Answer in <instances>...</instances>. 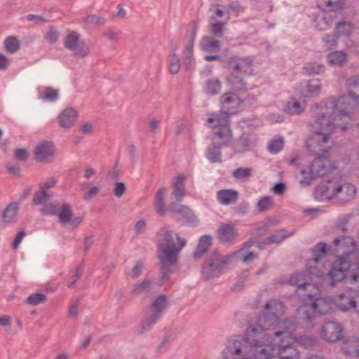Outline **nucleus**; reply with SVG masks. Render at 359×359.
Here are the masks:
<instances>
[{"mask_svg":"<svg viewBox=\"0 0 359 359\" xmlns=\"http://www.w3.org/2000/svg\"><path fill=\"white\" fill-rule=\"evenodd\" d=\"M353 31V27L349 22L341 21L338 22L334 29L336 37L349 36Z\"/></svg>","mask_w":359,"mask_h":359,"instance_id":"obj_35","label":"nucleus"},{"mask_svg":"<svg viewBox=\"0 0 359 359\" xmlns=\"http://www.w3.org/2000/svg\"><path fill=\"white\" fill-rule=\"evenodd\" d=\"M28 152L25 149H18L14 152L15 160L19 161H26L28 159Z\"/></svg>","mask_w":359,"mask_h":359,"instance_id":"obj_60","label":"nucleus"},{"mask_svg":"<svg viewBox=\"0 0 359 359\" xmlns=\"http://www.w3.org/2000/svg\"><path fill=\"white\" fill-rule=\"evenodd\" d=\"M273 204V199L270 196H264L261 198L257 204L259 211H265L268 210Z\"/></svg>","mask_w":359,"mask_h":359,"instance_id":"obj_54","label":"nucleus"},{"mask_svg":"<svg viewBox=\"0 0 359 359\" xmlns=\"http://www.w3.org/2000/svg\"><path fill=\"white\" fill-rule=\"evenodd\" d=\"M222 88V83L217 77H212L207 79L203 85L204 93L209 95H216L220 93Z\"/></svg>","mask_w":359,"mask_h":359,"instance_id":"obj_26","label":"nucleus"},{"mask_svg":"<svg viewBox=\"0 0 359 359\" xmlns=\"http://www.w3.org/2000/svg\"><path fill=\"white\" fill-rule=\"evenodd\" d=\"M4 46L7 52L15 53L20 48V41L16 37L9 36L5 40Z\"/></svg>","mask_w":359,"mask_h":359,"instance_id":"obj_46","label":"nucleus"},{"mask_svg":"<svg viewBox=\"0 0 359 359\" xmlns=\"http://www.w3.org/2000/svg\"><path fill=\"white\" fill-rule=\"evenodd\" d=\"M291 285H297L298 290L307 288L309 291L315 288V285L307 282L306 276L303 273H296L290 279Z\"/></svg>","mask_w":359,"mask_h":359,"instance_id":"obj_32","label":"nucleus"},{"mask_svg":"<svg viewBox=\"0 0 359 359\" xmlns=\"http://www.w3.org/2000/svg\"><path fill=\"white\" fill-rule=\"evenodd\" d=\"M347 60L346 54L343 51L335 50L327 55V62L332 67H341Z\"/></svg>","mask_w":359,"mask_h":359,"instance_id":"obj_30","label":"nucleus"},{"mask_svg":"<svg viewBox=\"0 0 359 359\" xmlns=\"http://www.w3.org/2000/svg\"><path fill=\"white\" fill-rule=\"evenodd\" d=\"M305 74L308 75L320 74L324 72L325 66L317 62L307 63L303 68Z\"/></svg>","mask_w":359,"mask_h":359,"instance_id":"obj_41","label":"nucleus"},{"mask_svg":"<svg viewBox=\"0 0 359 359\" xmlns=\"http://www.w3.org/2000/svg\"><path fill=\"white\" fill-rule=\"evenodd\" d=\"M335 250L341 252L332 264L330 278L332 281L346 279L350 283H359V249H355V242L351 237L341 236L333 241Z\"/></svg>","mask_w":359,"mask_h":359,"instance_id":"obj_3","label":"nucleus"},{"mask_svg":"<svg viewBox=\"0 0 359 359\" xmlns=\"http://www.w3.org/2000/svg\"><path fill=\"white\" fill-rule=\"evenodd\" d=\"M306 107V102L304 98H300L295 94L286 102L283 111L290 115H299L303 113Z\"/></svg>","mask_w":359,"mask_h":359,"instance_id":"obj_19","label":"nucleus"},{"mask_svg":"<svg viewBox=\"0 0 359 359\" xmlns=\"http://www.w3.org/2000/svg\"><path fill=\"white\" fill-rule=\"evenodd\" d=\"M84 21L88 25L102 26L105 23L106 20L101 15L90 14L84 18Z\"/></svg>","mask_w":359,"mask_h":359,"instance_id":"obj_49","label":"nucleus"},{"mask_svg":"<svg viewBox=\"0 0 359 359\" xmlns=\"http://www.w3.org/2000/svg\"><path fill=\"white\" fill-rule=\"evenodd\" d=\"M337 184V181L330 180L326 183L319 185L315 190L316 198L321 201L335 198Z\"/></svg>","mask_w":359,"mask_h":359,"instance_id":"obj_17","label":"nucleus"},{"mask_svg":"<svg viewBox=\"0 0 359 359\" xmlns=\"http://www.w3.org/2000/svg\"><path fill=\"white\" fill-rule=\"evenodd\" d=\"M73 52L75 57L83 58L89 54V48L86 46L79 45Z\"/></svg>","mask_w":359,"mask_h":359,"instance_id":"obj_57","label":"nucleus"},{"mask_svg":"<svg viewBox=\"0 0 359 359\" xmlns=\"http://www.w3.org/2000/svg\"><path fill=\"white\" fill-rule=\"evenodd\" d=\"M318 4L325 11H337L344 7L346 0H318Z\"/></svg>","mask_w":359,"mask_h":359,"instance_id":"obj_31","label":"nucleus"},{"mask_svg":"<svg viewBox=\"0 0 359 359\" xmlns=\"http://www.w3.org/2000/svg\"><path fill=\"white\" fill-rule=\"evenodd\" d=\"M51 197H53V194L39 189V190L35 193L33 197L32 203L35 205H43L46 203Z\"/></svg>","mask_w":359,"mask_h":359,"instance_id":"obj_44","label":"nucleus"},{"mask_svg":"<svg viewBox=\"0 0 359 359\" xmlns=\"http://www.w3.org/2000/svg\"><path fill=\"white\" fill-rule=\"evenodd\" d=\"M342 332L343 328L340 324L330 321L323 325L320 335L326 341L335 342L342 339Z\"/></svg>","mask_w":359,"mask_h":359,"instance_id":"obj_15","label":"nucleus"},{"mask_svg":"<svg viewBox=\"0 0 359 359\" xmlns=\"http://www.w3.org/2000/svg\"><path fill=\"white\" fill-rule=\"evenodd\" d=\"M46 299V294L43 293H34L27 298V302L30 305L36 306L45 302Z\"/></svg>","mask_w":359,"mask_h":359,"instance_id":"obj_51","label":"nucleus"},{"mask_svg":"<svg viewBox=\"0 0 359 359\" xmlns=\"http://www.w3.org/2000/svg\"><path fill=\"white\" fill-rule=\"evenodd\" d=\"M346 301V304H341L340 306L343 309H349L353 308L357 312L359 313V294L355 298H344Z\"/></svg>","mask_w":359,"mask_h":359,"instance_id":"obj_52","label":"nucleus"},{"mask_svg":"<svg viewBox=\"0 0 359 359\" xmlns=\"http://www.w3.org/2000/svg\"><path fill=\"white\" fill-rule=\"evenodd\" d=\"M187 177L184 175L179 174L173 180L172 195L178 201H181L185 196L184 183Z\"/></svg>","mask_w":359,"mask_h":359,"instance_id":"obj_25","label":"nucleus"},{"mask_svg":"<svg viewBox=\"0 0 359 359\" xmlns=\"http://www.w3.org/2000/svg\"><path fill=\"white\" fill-rule=\"evenodd\" d=\"M170 212L178 219H184L188 223L193 224L196 222V216L188 206L181 204H172Z\"/></svg>","mask_w":359,"mask_h":359,"instance_id":"obj_20","label":"nucleus"},{"mask_svg":"<svg viewBox=\"0 0 359 359\" xmlns=\"http://www.w3.org/2000/svg\"><path fill=\"white\" fill-rule=\"evenodd\" d=\"M311 128L312 135L306 141V147L317 156L310 165L309 172L305 170L301 171L303 179L300 180V183L303 185L309 184L313 178L326 175L331 168L330 161L325 154L333 146L332 134L334 126L330 118L325 117L324 114H320L312 123Z\"/></svg>","mask_w":359,"mask_h":359,"instance_id":"obj_2","label":"nucleus"},{"mask_svg":"<svg viewBox=\"0 0 359 359\" xmlns=\"http://www.w3.org/2000/svg\"><path fill=\"white\" fill-rule=\"evenodd\" d=\"M285 306L278 299H272L269 300L264 305L263 316L264 322L259 320L257 325L269 327V333L271 330H288L291 323L287 320H282L281 318L285 313Z\"/></svg>","mask_w":359,"mask_h":359,"instance_id":"obj_7","label":"nucleus"},{"mask_svg":"<svg viewBox=\"0 0 359 359\" xmlns=\"http://www.w3.org/2000/svg\"><path fill=\"white\" fill-rule=\"evenodd\" d=\"M238 198V193L232 189H223L217 192V198L218 201L224 205H229L235 203Z\"/></svg>","mask_w":359,"mask_h":359,"instance_id":"obj_27","label":"nucleus"},{"mask_svg":"<svg viewBox=\"0 0 359 359\" xmlns=\"http://www.w3.org/2000/svg\"><path fill=\"white\" fill-rule=\"evenodd\" d=\"M355 194L356 188L353 184L337 181L335 199L345 203L354 199Z\"/></svg>","mask_w":359,"mask_h":359,"instance_id":"obj_18","label":"nucleus"},{"mask_svg":"<svg viewBox=\"0 0 359 359\" xmlns=\"http://www.w3.org/2000/svg\"><path fill=\"white\" fill-rule=\"evenodd\" d=\"M240 341L227 342L217 359H299V353L292 346L294 339L288 330L269 333V327L251 325Z\"/></svg>","mask_w":359,"mask_h":359,"instance_id":"obj_1","label":"nucleus"},{"mask_svg":"<svg viewBox=\"0 0 359 359\" xmlns=\"http://www.w3.org/2000/svg\"><path fill=\"white\" fill-rule=\"evenodd\" d=\"M81 269L80 268H77L74 271V273L72 276L69 278V279L67 281V286L69 287H73L75 285V283L77 282V280L79 279L81 275Z\"/></svg>","mask_w":359,"mask_h":359,"instance_id":"obj_62","label":"nucleus"},{"mask_svg":"<svg viewBox=\"0 0 359 359\" xmlns=\"http://www.w3.org/2000/svg\"><path fill=\"white\" fill-rule=\"evenodd\" d=\"M126 190V188L124 183L116 182L115 184L114 193L116 197L121 198L124 194Z\"/></svg>","mask_w":359,"mask_h":359,"instance_id":"obj_64","label":"nucleus"},{"mask_svg":"<svg viewBox=\"0 0 359 359\" xmlns=\"http://www.w3.org/2000/svg\"><path fill=\"white\" fill-rule=\"evenodd\" d=\"M284 146V140L283 138H276L273 140L268 145V149L271 154H277L282 150Z\"/></svg>","mask_w":359,"mask_h":359,"instance_id":"obj_50","label":"nucleus"},{"mask_svg":"<svg viewBox=\"0 0 359 359\" xmlns=\"http://www.w3.org/2000/svg\"><path fill=\"white\" fill-rule=\"evenodd\" d=\"M207 116V124L212 130V142L218 147L227 146L233 137L228 115L223 112H210Z\"/></svg>","mask_w":359,"mask_h":359,"instance_id":"obj_6","label":"nucleus"},{"mask_svg":"<svg viewBox=\"0 0 359 359\" xmlns=\"http://www.w3.org/2000/svg\"><path fill=\"white\" fill-rule=\"evenodd\" d=\"M144 267V261L138 260L135 263L128 276L133 279H136L142 273Z\"/></svg>","mask_w":359,"mask_h":359,"instance_id":"obj_48","label":"nucleus"},{"mask_svg":"<svg viewBox=\"0 0 359 359\" xmlns=\"http://www.w3.org/2000/svg\"><path fill=\"white\" fill-rule=\"evenodd\" d=\"M168 306L167 297L165 295H159L147 308V313L160 318Z\"/></svg>","mask_w":359,"mask_h":359,"instance_id":"obj_24","label":"nucleus"},{"mask_svg":"<svg viewBox=\"0 0 359 359\" xmlns=\"http://www.w3.org/2000/svg\"><path fill=\"white\" fill-rule=\"evenodd\" d=\"M299 313L305 316L309 323H312L318 316L325 315L331 311V303L326 298L316 294H305L304 304Z\"/></svg>","mask_w":359,"mask_h":359,"instance_id":"obj_9","label":"nucleus"},{"mask_svg":"<svg viewBox=\"0 0 359 359\" xmlns=\"http://www.w3.org/2000/svg\"><path fill=\"white\" fill-rule=\"evenodd\" d=\"M292 234L293 232L287 233L284 229H280L276 231L271 236L266 238L264 241V243L266 245H269L272 243H280Z\"/></svg>","mask_w":359,"mask_h":359,"instance_id":"obj_36","label":"nucleus"},{"mask_svg":"<svg viewBox=\"0 0 359 359\" xmlns=\"http://www.w3.org/2000/svg\"><path fill=\"white\" fill-rule=\"evenodd\" d=\"M180 69V60L175 53H172L170 56V62L169 71L171 74H177Z\"/></svg>","mask_w":359,"mask_h":359,"instance_id":"obj_53","label":"nucleus"},{"mask_svg":"<svg viewBox=\"0 0 359 359\" xmlns=\"http://www.w3.org/2000/svg\"><path fill=\"white\" fill-rule=\"evenodd\" d=\"M219 104L221 109L217 112L225 113L228 115V120H230V116L239 110L242 101L236 94L226 93L219 97Z\"/></svg>","mask_w":359,"mask_h":359,"instance_id":"obj_11","label":"nucleus"},{"mask_svg":"<svg viewBox=\"0 0 359 359\" xmlns=\"http://www.w3.org/2000/svg\"><path fill=\"white\" fill-rule=\"evenodd\" d=\"M20 204L11 202L6 205L1 213V220L5 225L13 224L17 222Z\"/></svg>","mask_w":359,"mask_h":359,"instance_id":"obj_21","label":"nucleus"},{"mask_svg":"<svg viewBox=\"0 0 359 359\" xmlns=\"http://www.w3.org/2000/svg\"><path fill=\"white\" fill-rule=\"evenodd\" d=\"M193 50L194 42L192 41L184 48L183 50V60L187 69H190L194 64Z\"/></svg>","mask_w":359,"mask_h":359,"instance_id":"obj_37","label":"nucleus"},{"mask_svg":"<svg viewBox=\"0 0 359 359\" xmlns=\"http://www.w3.org/2000/svg\"><path fill=\"white\" fill-rule=\"evenodd\" d=\"M252 243V241H248L243 243L231 255H222L218 252L213 253L203 267L202 273L203 278L209 280L217 277L233 257L241 261L243 256L248 255L251 251L250 248Z\"/></svg>","mask_w":359,"mask_h":359,"instance_id":"obj_5","label":"nucleus"},{"mask_svg":"<svg viewBox=\"0 0 359 359\" xmlns=\"http://www.w3.org/2000/svg\"><path fill=\"white\" fill-rule=\"evenodd\" d=\"M57 182V178L56 177H49L46 179L45 181L42 182L39 184V189L41 190L48 192V191L53 188Z\"/></svg>","mask_w":359,"mask_h":359,"instance_id":"obj_55","label":"nucleus"},{"mask_svg":"<svg viewBox=\"0 0 359 359\" xmlns=\"http://www.w3.org/2000/svg\"><path fill=\"white\" fill-rule=\"evenodd\" d=\"M344 353L352 357H357L359 355V348L356 347L353 342H349L348 344V348H344Z\"/></svg>","mask_w":359,"mask_h":359,"instance_id":"obj_58","label":"nucleus"},{"mask_svg":"<svg viewBox=\"0 0 359 359\" xmlns=\"http://www.w3.org/2000/svg\"><path fill=\"white\" fill-rule=\"evenodd\" d=\"M58 210L57 203L55 202L50 203V204L46 205L42 210L41 212L44 215H55L57 214Z\"/></svg>","mask_w":359,"mask_h":359,"instance_id":"obj_59","label":"nucleus"},{"mask_svg":"<svg viewBox=\"0 0 359 359\" xmlns=\"http://www.w3.org/2000/svg\"><path fill=\"white\" fill-rule=\"evenodd\" d=\"M322 86L318 80H308L301 82L295 89L296 95L300 98L312 97L321 91Z\"/></svg>","mask_w":359,"mask_h":359,"instance_id":"obj_14","label":"nucleus"},{"mask_svg":"<svg viewBox=\"0 0 359 359\" xmlns=\"http://www.w3.org/2000/svg\"><path fill=\"white\" fill-rule=\"evenodd\" d=\"M57 215L60 223L63 225H68L72 229L77 227L83 219L81 216L73 217L72 207L67 203L62 205Z\"/></svg>","mask_w":359,"mask_h":359,"instance_id":"obj_16","label":"nucleus"},{"mask_svg":"<svg viewBox=\"0 0 359 359\" xmlns=\"http://www.w3.org/2000/svg\"><path fill=\"white\" fill-rule=\"evenodd\" d=\"M252 60L249 57L233 56L226 61L227 67L233 72L250 74L252 72Z\"/></svg>","mask_w":359,"mask_h":359,"instance_id":"obj_13","label":"nucleus"},{"mask_svg":"<svg viewBox=\"0 0 359 359\" xmlns=\"http://www.w3.org/2000/svg\"><path fill=\"white\" fill-rule=\"evenodd\" d=\"M166 190L164 188L158 189L154 196V207L156 212L160 215H164L165 208L164 205V199Z\"/></svg>","mask_w":359,"mask_h":359,"instance_id":"obj_34","label":"nucleus"},{"mask_svg":"<svg viewBox=\"0 0 359 359\" xmlns=\"http://www.w3.org/2000/svg\"><path fill=\"white\" fill-rule=\"evenodd\" d=\"M219 240L222 243L233 241L238 236L236 229L231 224H223L217 231Z\"/></svg>","mask_w":359,"mask_h":359,"instance_id":"obj_23","label":"nucleus"},{"mask_svg":"<svg viewBox=\"0 0 359 359\" xmlns=\"http://www.w3.org/2000/svg\"><path fill=\"white\" fill-rule=\"evenodd\" d=\"M43 94L39 95V98L46 102H54L59 96V91L57 89H54L49 87L43 88Z\"/></svg>","mask_w":359,"mask_h":359,"instance_id":"obj_42","label":"nucleus"},{"mask_svg":"<svg viewBox=\"0 0 359 359\" xmlns=\"http://www.w3.org/2000/svg\"><path fill=\"white\" fill-rule=\"evenodd\" d=\"M232 174L236 179L245 181L252 175V169L250 168H238L234 170Z\"/></svg>","mask_w":359,"mask_h":359,"instance_id":"obj_47","label":"nucleus"},{"mask_svg":"<svg viewBox=\"0 0 359 359\" xmlns=\"http://www.w3.org/2000/svg\"><path fill=\"white\" fill-rule=\"evenodd\" d=\"M55 154L54 144L49 141L39 142L34 150V159L39 163H50Z\"/></svg>","mask_w":359,"mask_h":359,"instance_id":"obj_12","label":"nucleus"},{"mask_svg":"<svg viewBox=\"0 0 359 359\" xmlns=\"http://www.w3.org/2000/svg\"><path fill=\"white\" fill-rule=\"evenodd\" d=\"M212 244V238L210 236L204 235L201 237L198 245L194 252L195 258H200L210 247Z\"/></svg>","mask_w":359,"mask_h":359,"instance_id":"obj_33","label":"nucleus"},{"mask_svg":"<svg viewBox=\"0 0 359 359\" xmlns=\"http://www.w3.org/2000/svg\"><path fill=\"white\" fill-rule=\"evenodd\" d=\"M150 286L151 281L148 279H144L141 282L135 283L130 292L134 295H140L148 292L150 289Z\"/></svg>","mask_w":359,"mask_h":359,"instance_id":"obj_40","label":"nucleus"},{"mask_svg":"<svg viewBox=\"0 0 359 359\" xmlns=\"http://www.w3.org/2000/svg\"><path fill=\"white\" fill-rule=\"evenodd\" d=\"M80 36L76 32H70L65 39L64 43L66 48L73 51L79 45Z\"/></svg>","mask_w":359,"mask_h":359,"instance_id":"obj_38","label":"nucleus"},{"mask_svg":"<svg viewBox=\"0 0 359 359\" xmlns=\"http://www.w3.org/2000/svg\"><path fill=\"white\" fill-rule=\"evenodd\" d=\"M327 245L320 243L312 250V258L307 262L306 269L310 274L323 276L327 273L330 276V263L325 259Z\"/></svg>","mask_w":359,"mask_h":359,"instance_id":"obj_10","label":"nucleus"},{"mask_svg":"<svg viewBox=\"0 0 359 359\" xmlns=\"http://www.w3.org/2000/svg\"><path fill=\"white\" fill-rule=\"evenodd\" d=\"M352 104L359 105V95H355L351 92L348 95L341 96L338 99H331L326 105L319 106L316 108L314 121L317 119L319 114H324L325 116L330 118L335 127L333 121L335 120L337 116L344 114Z\"/></svg>","mask_w":359,"mask_h":359,"instance_id":"obj_8","label":"nucleus"},{"mask_svg":"<svg viewBox=\"0 0 359 359\" xmlns=\"http://www.w3.org/2000/svg\"><path fill=\"white\" fill-rule=\"evenodd\" d=\"M160 318L147 313L146 318L142 321L140 327V333L149 331Z\"/></svg>","mask_w":359,"mask_h":359,"instance_id":"obj_45","label":"nucleus"},{"mask_svg":"<svg viewBox=\"0 0 359 359\" xmlns=\"http://www.w3.org/2000/svg\"><path fill=\"white\" fill-rule=\"evenodd\" d=\"M333 20L330 16L320 15L316 19V27L319 30L324 31L331 27Z\"/></svg>","mask_w":359,"mask_h":359,"instance_id":"obj_43","label":"nucleus"},{"mask_svg":"<svg viewBox=\"0 0 359 359\" xmlns=\"http://www.w3.org/2000/svg\"><path fill=\"white\" fill-rule=\"evenodd\" d=\"M225 23L222 22H211L210 30L215 36H221L223 31V27Z\"/></svg>","mask_w":359,"mask_h":359,"instance_id":"obj_61","label":"nucleus"},{"mask_svg":"<svg viewBox=\"0 0 359 359\" xmlns=\"http://www.w3.org/2000/svg\"><path fill=\"white\" fill-rule=\"evenodd\" d=\"M220 48L221 43L219 41L209 36L203 37L200 41V48L205 53H217L219 51Z\"/></svg>","mask_w":359,"mask_h":359,"instance_id":"obj_28","label":"nucleus"},{"mask_svg":"<svg viewBox=\"0 0 359 359\" xmlns=\"http://www.w3.org/2000/svg\"><path fill=\"white\" fill-rule=\"evenodd\" d=\"M338 37L335 36V34L334 36L332 35H325L323 38V41L325 43V46L330 49H332L337 47V39Z\"/></svg>","mask_w":359,"mask_h":359,"instance_id":"obj_56","label":"nucleus"},{"mask_svg":"<svg viewBox=\"0 0 359 359\" xmlns=\"http://www.w3.org/2000/svg\"><path fill=\"white\" fill-rule=\"evenodd\" d=\"M187 241L177 233L165 231L162 233L157 249V257L161 264V272L164 278L168 275V267L177 262L179 253L186 245Z\"/></svg>","mask_w":359,"mask_h":359,"instance_id":"obj_4","label":"nucleus"},{"mask_svg":"<svg viewBox=\"0 0 359 359\" xmlns=\"http://www.w3.org/2000/svg\"><path fill=\"white\" fill-rule=\"evenodd\" d=\"M232 72L226 77V85L230 89L236 91H241L246 89V83L243 79Z\"/></svg>","mask_w":359,"mask_h":359,"instance_id":"obj_29","label":"nucleus"},{"mask_svg":"<svg viewBox=\"0 0 359 359\" xmlns=\"http://www.w3.org/2000/svg\"><path fill=\"white\" fill-rule=\"evenodd\" d=\"M77 117L78 112L75 109L67 108L59 114L58 123L62 128H69L76 123Z\"/></svg>","mask_w":359,"mask_h":359,"instance_id":"obj_22","label":"nucleus"},{"mask_svg":"<svg viewBox=\"0 0 359 359\" xmlns=\"http://www.w3.org/2000/svg\"><path fill=\"white\" fill-rule=\"evenodd\" d=\"M221 147L215 145L212 142L207 149L206 157L212 163H217L221 161Z\"/></svg>","mask_w":359,"mask_h":359,"instance_id":"obj_39","label":"nucleus"},{"mask_svg":"<svg viewBox=\"0 0 359 359\" xmlns=\"http://www.w3.org/2000/svg\"><path fill=\"white\" fill-rule=\"evenodd\" d=\"M100 191V187L99 186H93L90 187L88 192L83 196L84 200H90L92 198L97 196Z\"/></svg>","mask_w":359,"mask_h":359,"instance_id":"obj_63","label":"nucleus"}]
</instances>
